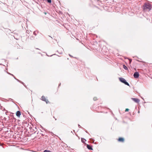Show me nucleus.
I'll list each match as a JSON object with an SVG mask.
<instances>
[{
  "instance_id": "1a4fd4ad",
  "label": "nucleus",
  "mask_w": 152,
  "mask_h": 152,
  "mask_svg": "<svg viewBox=\"0 0 152 152\" xmlns=\"http://www.w3.org/2000/svg\"><path fill=\"white\" fill-rule=\"evenodd\" d=\"M123 67L124 69L126 70H127L128 69V68L125 65H123Z\"/></svg>"
},
{
  "instance_id": "aec40b11",
  "label": "nucleus",
  "mask_w": 152,
  "mask_h": 152,
  "mask_svg": "<svg viewBox=\"0 0 152 152\" xmlns=\"http://www.w3.org/2000/svg\"><path fill=\"white\" fill-rule=\"evenodd\" d=\"M69 56H71V55H69Z\"/></svg>"
},
{
  "instance_id": "4468645a",
  "label": "nucleus",
  "mask_w": 152,
  "mask_h": 152,
  "mask_svg": "<svg viewBox=\"0 0 152 152\" xmlns=\"http://www.w3.org/2000/svg\"><path fill=\"white\" fill-rule=\"evenodd\" d=\"M129 109H126L125 110V111H128L129 110Z\"/></svg>"
},
{
  "instance_id": "2eb2a0df",
  "label": "nucleus",
  "mask_w": 152,
  "mask_h": 152,
  "mask_svg": "<svg viewBox=\"0 0 152 152\" xmlns=\"http://www.w3.org/2000/svg\"><path fill=\"white\" fill-rule=\"evenodd\" d=\"M78 125V126H79V127H80V128H81V126L80 125Z\"/></svg>"
},
{
  "instance_id": "6ab92c4d",
  "label": "nucleus",
  "mask_w": 152,
  "mask_h": 152,
  "mask_svg": "<svg viewBox=\"0 0 152 152\" xmlns=\"http://www.w3.org/2000/svg\"><path fill=\"white\" fill-rule=\"evenodd\" d=\"M61 85V83H60V84H59V86H60Z\"/></svg>"
},
{
  "instance_id": "f3484780",
  "label": "nucleus",
  "mask_w": 152,
  "mask_h": 152,
  "mask_svg": "<svg viewBox=\"0 0 152 152\" xmlns=\"http://www.w3.org/2000/svg\"><path fill=\"white\" fill-rule=\"evenodd\" d=\"M84 141V140H83L82 139V142H84V141Z\"/></svg>"
},
{
  "instance_id": "20e7f679",
  "label": "nucleus",
  "mask_w": 152,
  "mask_h": 152,
  "mask_svg": "<svg viewBox=\"0 0 152 152\" xmlns=\"http://www.w3.org/2000/svg\"><path fill=\"white\" fill-rule=\"evenodd\" d=\"M131 99L137 103H138L140 102V100L138 99L132 98Z\"/></svg>"
},
{
  "instance_id": "f03ea898",
  "label": "nucleus",
  "mask_w": 152,
  "mask_h": 152,
  "mask_svg": "<svg viewBox=\"0 0 152 152\" xmlns=\"http://www.w3.org/2000/svg\"><path fill=\"white\" fill-rule=\"evenodd\" d=\"M119 80L121 82L124 83L125 85L129 86V84L126 81V80L124 78L122 77H120L119 78Z\"/></svg>"
},
{
  "instance_id": "dca6fc26",
  "label": "nucleus",
  "mask_w": 152,
  "mask_h": 152,
  "mask_svg": "<svg viewBox=\"0 0 152 152\" xmlns=\"http://www.w3.org/2000/svg\"><path fill=\"white\" fill-rule=\"evenodd\" d=\"M84 141V140H83L82 139V142H84V141Z\"/></svg>"
},
{
  "instance_id": "6e6552de",
  "label": "nucleus",
  "mask_w": 152,
  "mask_h": 152,
  "mask_svg": "<svg viewBox=\"0 0 152 152\" xmlns=\"http://www.w3.org/2000/svg\"><path fill=\"white\" fill-rule=\"evenodd\" d=\"M87 148L89 150H92V147L89 145H87Z\"/></svg>"
},
{
  "instance_id": "f8f14e48",
  "label": "nucleus",
  "mask_w": 152,
  "mask_h": 152,
  "mask_svg": "<svg viewBox=\"0 0 152 152\" xmlns=\"http://www.w3.org/2000/svg\"><path fill=\"white\" fill-rule=\"evenodd\" d=\"M129 59V63H130H130H131V62H132V60H131V59Z\"/></svg>"
},
{
  "instance_id": "0eeeda50",
  "label": "nucleus",
  "mask_w": 152,
  "mask_h": 152,
  "mask_svg": "<svg viewBox=\"0 0 152 152\" xmlns=\"http://www.w3.org/2000/svg\"><path fill=\"white\" fill-rule=\"evenodd\" d=\"M16 115L17 116L19 117L21 115V113L20 111H18L16 112Z\"/></svg>"
},
{
  "instance_id": "423d86ee",
  "label": "nucleus",
  "mask_w": 152,
  "mask_h": 152,
  "mask_svg": "<svg viewBox=\"0 0 152 152\" xmlns=\"http://www.w3.org/2000/svg\"><path fill=\"white\" fill-rule=\"evenodd\" d=\"M118 141L120 142H124V139L122 137H120L118 139Z\"/></svg>"
},
{
  "instance_id": "9d476101",
  "label": "nucleus",
  "mask_w": 152,
  "mask_h": 152,
  "mask_svg": "<svg viewBox=\"0 0 152 152\" xmlns=\"http://www.w3.org/2000/svg\"><path fill=\"white\" fill-rule=\"evenodd\" d=\"M51 151L48 150H45L43 152H51Z\"/></svg>"
},
{
  "instance_id": "39448f33",
  "label": "nucleus",
  "mask_w": 152,
  "mask_h": 152,
  "mask_svg": "<svg viewBox=\"0 0 152 152\" xmlns=\"http://www.w3.org/2000/svg\"><path fill=\"white\" fill-rule=\"evenodd\" d=\"M134 77L135 78H137L139 76V73L137 72H135L134 74Z\"/></svg>"
},
{
  "instance_id": "ddd939ff",
  "label": "nucleus",
  "mask_w": 152,
  "mask_h": 152,
  "mask_svg": "<svg viewBox=\"0 0 152 152\" xmlns=\"http://www.w3.org/2000/svg\"><path fill=\"white\" fill-rule=\"evenodd\" d=\"M93 99L95 101L96 100V98L95 97H94Z\"/></svg>"
},
{
  "instance_id": "a211bd4d",
  "label": "nucleus",
  "mask_w": 152,
  "mask_h": 152,
  "mask_svg": "<svg viewBox=\"0 0 152 152\" xmlns=\"http://www.w3.org/2000/svg\"><path fill=\"white\" fill-rule=\"evenodd\" d=\"M5 74H7V73H6V71H5Z\"/></svg>"
},
{
  "instance_id": "9b49d317",
  "label": "nucleus",
  "mask_w": 152,
  "mask_h": 152,
  "mask_svg": "<svg viewBox=\"0 0 152 152\" xmlns=\"http://www.w3.org/2000/svg\"><path fill=\"white\" fill-rule=\"evenodd\" d=\"M49 3H50L52 1H47Z\"/></svg>"
},
{
  "instance_id": "7ed1b4c3",
  "label": "nucleus",
  "mask_w": 152,
  "mask_h": 152,
  "mask_svg": "<svg viewBox=\"0 0 152 152\" xmlns=\"http://www.w3.org/2000/svg\"><path fill=\"white\" fill-rule=\"evenodd\" d=\"M41 98H41L42 100L45 102L47 104H48L49 103V102L48 101V100L47 99H46V98L45 97V96H42V97Z\"/></svg>"
},
{
  "instance_id": "f257e3e1",
  "label": "nucleus",
  "mask_w": 152,
  "mask_h": 152,
  "mask_svg": "<svg viewBox=\"0 0 152 152\" xmlns=\"http://www.w3.org/2000/svg\"><path fill=\"white\" fill-rule=\"evenodd\" d=\"M144 7V9H146L150 10L151 9V5L149 2H147L145 4Z\"/></svg>"
}]
</instances>
